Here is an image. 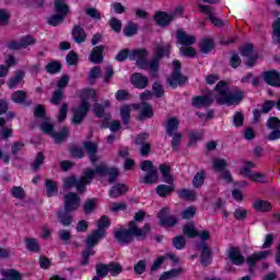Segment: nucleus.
<instances>
[{
    "instance_id": "obj_24",
    "label": "nucleus",
    "mask_w": 280,
    "mask_h": 280,
    "mask_svg": "<svg viewBox=\"0 0 280 280\" xmlns=\"http://www.w3.org/2000/svg\"><path fill=\"white\" fill-rule=\"evenodd\" d=\"M173 20L174 14H167L165 12L156 13L154 16V21L160 25V27H167Z\"/></svg>"
},
{
    "instance_id": "obj_7",
    "label": "nucleus",
    "mask_w": 280,
    "mask_h": 280,
    "mask_svg": "<svg viewBox=\"0 0 280 280\" xmlns=\"http://www.w3.org/2000/svg\"><path fill=\"white\" fill-rule=\"evenodd\" d=\"M170 55V44H159L155 47L154 56L151 60V62H147V68L150 71L151 75H156V71H159V62H161V59L163 56Z\"/></svg>"
},
{
    "instance_id": "obj_3",
    "label": "nucleus",
    "mask_w": 280,
    "mask_h": 280,
    "mask_svg": "<svg viewBox=\"0 0 280 280\" xmlns=\"http://www.w3.org/2000/svg\"><path fill=\"white\" fill-rule=\"evenodd\" d=\"M95 95H96V92L93 89L83 90V94H82L83 100L80 106L77 109H74V115L72 117V124H74V126H80V124L84 121V117H86V114L89 113V108H91V104H89L86 100H93Z\"/></svg>"
},
{
    "instance_id": "obj_20",
    "label": "nucleus",
    "mask_w": 280,
    "mask_h": 280,
    "mask_svg": "<svg viewBox=\"0 0 280 280\" xmlns=\"http://www.w3.org/2000/svg\"><path fill=\"white\" fill-rule=\"evenodd\" d=\"M242 56L247 58L246 65L247 67H255V62H257V56L253 52V46L247 44L241 49Z\"/></svg>"
},
{
    "instance_id": "obj_5",
    "label": "nucleus",
    "mask_w": 280,
    "mask_h": 280,
    "mask_svg": "<svg viewBox=\"0 0 280 280\" xmlns=\"http://www.w3.org/2000/svg\"><path fill=\"white\" fill-rule=\"evenodd\" d=\"M55 12L56 14L48 18L47 23L52 27H58L61 23H65V19L70 12L69 4H67V0H55Z\"/></svg>"
},
{
    "instance_id": "obj_43",
    "label": "nucleus",
    "mask_w": 280,
    "mask_h": 280,
    "mask_svg": "<svg viewBox=\"0 0 280 280\" xmlns=\"http://www.w3.org/2000/svg\"><path fill=\"white\" fill-rule=\"evenodd\" d=\"M254 209H256V211H270V209H272V206H270V202L266 201V200H257L256 202H254L253 205Z\"/></svg>"
},
{
    "instance_id": "obj_37",
    "label": "nucleus",
    "mask_w": 280,
    "mask_h": 280,
    "mask_svg": "<svg viewBox=\"0 0 280 280\" xmlns=\"http://www.w3.org/2000/svg\"><path fill=\"white\" fill-rule=\"evenodd\" d=\"M180 275H183L182 268L171 269L170 271H165L164 273H162L160 280L176 279V277H180Z\"/></svg>"
},
{
    "instance_id": "obj_29",
    "label": "nucleus",
    "mask_w": 280,
    "mask_h": 280,
    "mask_svg": "<svg viewBox=\"0 0 280 280\" xmlns=\"http://www.w3.org/2000/svg\"><path fill=\"white\" fill-rule=\"evenodd\" d=\"M160 172L164 183H167V185H174V178L171 175L172 167L168 164H161Z\"/></svg>"
},
{
    "instance_id": "obj_28",
    "label": "nucleus",
    "mask_w": 280,
    "mask_h": 280,
    "mask_svg": "<svg viewBox=\"0 0 280 280\" xmlns=\"http://www.w3.org/2000/svg\"><path fill=\"white\" fill-rule=\"evenodd\" d=\"M131 84H133L136 89H145V86H148V77L141 73H135L131 77Z\"/></svg>"
},
{
    "instance_id": "obj_33",
    "label": "nucleus",
    "mask_w": 280,
    "mask_h": 280,
    "mask_svg": "<svg viewBox=\"0 0 280 280\" xmlns=\"http://www.w3.org/2000/svg\"><path fill=\"white\" fill-rule=\"evenodd\" d=\"M178 118H170L166 122V133L168 137H174L178 135Z\"/></svg>"
},
{
    "instance_id": "obj_57",
    "label": "nucleus",
    "mask_w": 280,
    "mask_h": 280,
    "mask_svg": "<svg viewBox=\"0 0 280 280\" xmlns=\"http://www.w3.org/2000/svg\"><path fill=\"white\" fill-rule=\"evenodd\" d=\"M187 244V242L185 241L184 236H176L173 240V246L174 248H176L177 250H183V248H185V245Z\"/></svg>"
},
{
    "instance_id": "obj_51",
    "label": "nucleus",
    "mask_w": 280,
    "mask_h": 280,
    "mask_svg": "<svg viewBox=\"0 0 280 280\" xmlns=\"http://www.w3.org/2000/svg\"><path fill=\"white\" fill-rule=\"evenodd\" d=\"M179 54L182 56H186V58H194V56H196V49H194L191 46H182Z\"/></svg>"
},
{
    "instance_id": "obj_9",
    "label": "nucleus",
    "mask_w": 280,
    "mask_h": 280,
    "mask_svg": "<svg viewBox=\"0 0 280 280\" xmlns=\"http://www.w3.org/2000/svg\"><path fill=\"white\" fill-rule=\"evenodd\" d=\"M40 128L45 135H49L55 139V143H62V141H67V138L69 137V129L67 127H63L60 132H56L54 131V125L44 121Z\"/></svg>"
},
{
    "instance_id": "obj_16",
    "label": "nucleus",
    "mask_w": 280,
    "mask_h": 280,
    "mask_svg": "<svg viewBox=\"0 0 280 280\" xmlns=\"http://www.w3.org/2000/svg\"><path fill=\"white\" fill-rule=\"evenodd\" d=\"M228 258L234 266H242L246 261V258L242 255V250L237 247H231L228 250Z\"/></svg>"
},
{
    "instance_id": "obj_27",
    "label": "nucleus",
    "mask_w": 280,
    "mask_h": 280,
    "mask_svg": "<svg viewBox=\"0 0 280 280\" xmlns=\"http://www.w3.org/2000/svg\"><path fill=\"white\" fill-rule=\"evenodd\" d=\"M104 60V46H96L90 55V61L94 65H100Z\"/></svg>"
},
{
    "instance_id": "obj_12",
    "label": "nucleus",
    "mask_w": 280,
    "mask_h": 280,
    "mask_svg": "<svg viewBox=\"0 0 280 280\" xmlns=\"http://www.w3.org/2000/svg\"><path fill=\"white\" fill-rule=\"evenodd\" d=\"M158 218L160 220L161 226H164L165 229L170 226H175V224H177L178 222V219H176V217L170 214V209L167 208L162 209L159 212Z\"/></svg>"
},
{
    "instance_id": "obj_60",
    "label": "nucleus",
    "mask_w": 280,
    "mask_h": 280,
    "mask_svg": "<svg viewBox=\"0 0 280 280\" xmlns=\"http://www.w3.org/2000/svg\"><path fill=\"white\" fill-rule=\"evenodd\" d=\"M96 275L97 277H101L104 279L108 275V265L105 264H98L96 265Z\"/></svg>"
},
{
    "instance_id": "obj_53",
    "label": "nucleus",
    "mask_w": 280,
    "mask_h": 280,
    "mask_svg": "<svg viewBox=\"0 0 280 280\" xmlns=\"http://www.w3.org/2000/svg\"><path fill=\"white\" fill-rule=\"evenodd\" d=\"M167 259V257L165 256H160L158 257L152 266H151V272H156V270H161V266H163V264H165V260Z\"/></svg>"
},
{
    "instance_id": "obj_15",
    "label": "nucleus",
    "mask_w": 280,
    "mask_h": 280,
    "mask_svg": "<svg viewBox=\"0 0 280 280\" xmlns=\"http://www.w3.org/2000/svg\"><path fill=\"white\" fill-rule=\"evenodd\" d=\"M82 200L75 192H69L65 197V209L66 211H75L80 207Z\"/></svg>"
},
{
    "instance_id": "obj_10",
    "label": "nucleus",
    "mask_w": 280,
    "mask_h": 280,
    "mask_svg": "<svg viewBox=\"0 0 280 280\" xmlns=\"http://www.w3.org/2000/svg\"><path fill=\"white\" fill-rule=\"evenodd\" d=\"M173 67V74L167 79V82L173 89H176V86H183L187 83V77L180 74V61L174 60Z\"/></svg>"
},
{
    "instance_id": "obj_63",
    "label": "nucleus",
    "mask_w": 280,
    "mask_h": 280,
    "mask_svg": "<svg viewBox=\"0 0 280 280\" xmlns=\"http://www.w3.org/2000/svg\"><path fill=\"white\" fill-rule=\"evenodd\" d=\"M272 30H273V36L278 43H280V18H278L273 24H272Z\"/></svg>"
},
{
    "instance_id": "obj_1",
    "label": "nucleus",
    "mask_w": 280,
    "mask_h": 280,
    "mask_svg": "<svg viewBox=\"0 0 280 280\" xmlns=\"http://www.w3.org/2000/svg\"><path fill=\"white\" fill-rule=\"evenodd\" d=\"M214 91L217 92L215 101L226 106H237L244 100V91L240 89L229 90V84L224 81L219 82Z\"/></svg>"
},
{
    "instance_id": "obj_41",
    "label": "nucleus",
    "mask_w": 280,
    "mask_h": 280,
    "mask_svg": "<svg viewBox=\"0 0 280 280\" xmlns=\"http://www.w3.org/2000/svg\"><path fill=\"white\" fill-rule=\"evenodd\" d=\"M173 190H174V186H172V184H170V186L159 185L155 188L156 194L160 195L161 198H165L166 196H170V194H172Z\"/></svg>"
},
{
    "instance_id": "obj_59",
    "label": "nucleus",
    "mask_w": 280,
    "mask_h": 280,
    "mask_svg": "<svg viewBox=\"0 0 280 280\" xmlns=\"http://www.w3.org/2000/svg\"><path fill=\"white\" fill-rule=\"evenodd\" d=\"M257 167L256 163H253L250 161L245 162L243 168L241 170V174H243V176H248L249 174H252L253 172H250V170Z\"/></svg>"
},
{
    "instance_id": "obj_56",
    "label": "nucleus",
    "mask_w": 280,
    "mask_h": 280,
    "mask_svg": "<svg viewBox=\"0 0 280 280\" xmlns=\"http://www.w3.org/2000/svg\"><path fill=\"white\" fill-rule=\"evenodd\" d=\"M45 161V155L42 152L37 153V158L35 159L34 163L32 164L33 172H38L40 165H43Z\"/></svg>"
},
{
    "instance_id": "obj_13",
    "label": "nucleus",
    "mask_w": 280,
    "mask_h": 280,
    "mask_svg": "<svg viewBox=\"0 0 280 280\" xmlns=\"http://www.w3.org/2000/svg\"><path fill=\"white\" fill-rule=\"evenodd\" d=\"M93 172L94 176L96 174H98V176H106V174L109 175V183H115V180H117V176H119V171L117 168H108L104 163L96 166V168L93 170Z\"/></svg>"
},
{
    "instance_id": "obj_49",
    "label": "nucleus",
    "mask_w": 280,
    "mask_h": 280,
    "mask_svg": "<svg viewBox=\"0 0 280 280\" xmlns=\"http://www.w3.org/2000/svg\"><path fill=\"white\" fill-rule=\"evenodd\" d=\"M25 244L26 248L32 253H38V250H40V246H38L36 238H26Z\"/></svg>"
},
{
    "instance_id": "obj_38",
    "label": "nucleus",
    "mask_w": 280,
    "mask_h": 280,
    "mask_svg": "<svg viewBox=\"0 0 280 280\" xmlns=\"http://www.w3.org/2000/svg\"><path fill=\"white\" fill-rule=\"evenodd\" d=\"M205 178H207L205 171L198 172L192 178V187H196L197 189L202 187V185H205Z\"/></svg>"
},
{
    "instance_id": "obj_34",
    "label": "nucleus",
    "mask_w": 280,
    "mask_h": 280,
    "mask_svg": "<svg viewBox=\"0 0 280 280\" xmlns=\"http://www.w3.org/2000/svg\"><path fill=\"white\" fill-rule=\"evenodd\" d=\"M128 191V187L124 184H117L109 190L110 198H119V196H124Z\"/></svg>"
},
{
    "instance_id": "obj_11",
    "label": "nucleus",
    "mask_w": 280,
    "mask_h": 280,
    "mask_svg": "<svg viewBox=\"0 0 280 280\" xmlns=\"http://www.w3.org/2000/svg\"><path fill=\"white\" fill-rule=\"evenodd\" d=\"M148 50L145 49H136L129 54V60L137 62L140 69H148Z\"/></svg>"
},
{
    "instance_id": "obj_8",
    "label": "nucleus",
    "mask_w": 280,
    "mask_h": 280,
    "mask_svg": "<svg viewBox=\"0 0 280 280\" xmlns=\"http://www.w3.org/2000/svg\"><path fill=\"white\" fill-rule=\"evenodd\" d=\"M142 172H147L143 178L140 179V183L144 185H154L159 180V172L156 166L150 160H145L140 164Z\"/></svg>"
},
{
    "instance_id": "obj_23",
    "label": "nucleus",
    "mask_w": 280,
    "mask_h": 280,
    "mask_svg": "<svg viewBox=\"0 0 280 280\" xmlns=\"http://www.w3.org/2000/svg\"><path fill=\"white\" fill-rule=\"evenodd\" d=\"M270 255V250H262L255 253L247 257V264L250 269L255 268V265L257 261H261L262 259H267V257Z\"/></svg>"
},
{
    "instance_id": "obj_47",
    "label": "nucleus",
    "mask_w": 280,
    "mask_h": 280,
    "mask_svg": "<svg viewBox=\"0 0 280 280\" xmlns=\"http://www.w3.org/2000/svg\"><path fill=\"white\" fill-rule=\"evenodd\" d=\"M11 195L18 200H23L25 199V189H23L21 186H13L11 189Z\"/></svg>"
},
{
    "instance_id": "obj_18",
    "label": "nucleus",
    "mask_w": 280,
    "mask_h": 280,
    "mask_svg": "<svg viewBox=\"0 0 280 280\" xmlns=\"http://www.w3.org/2000/svg\"><path fill=\"white\" fill-rule=\"evenodd\" d=\"M139 104L122 105L120 107V117L125 126H128L130 121V113H132V110H139Z\"/></svg>"
},
{
    "instance_id": "obj_32",
    "label": "nucleus",
    "mask_w": 280,
    "mask_h": 280,
    "mask_svg": "<svg viewBox=\"0 0 280 280\" xmlns=\"http://www.w3.org/2000/svg\"><path fill=\"white\" fill-rule=\"evenodd\" d=\"M199 250H201V265L209 266L211 264V249L205 244L199 245Z\"/></svg>"
},
{
    "instance_id": "obj_42",
    "label": "nucleus",
    "mask_w": 280,
    "mask_h": 280,
    "mask_svg": "<svg viewBox=\"0 0 280 280\" xmlns=\"http://www.w3.org/2000/svg\"><path fill=\"white\" fill-rule=\"evenodd\" d=\"M105 108H110V101L103 102V105H101L100 103H96L93 108L96 117H104Z\"/></svg>"
},
{
    "instance_id": "obj_40",
    "label": "nucleus",
    "mask_w": 280,
    "mask_h": 280,
    "mask_svg": "<svg viewBox=\"0 0 280 280\" xmlns=\"http://www.w3.org/2000/svg\"><path fill=\"white\" fill-rule=\"evenodd\" d=\"M178 198L182 200H196V191L190 189H182L177 191Z\"/></svg>"
},
{
    "instance_id": "obj_30",
    "label": "nucleus",
    "mask_w": 280,
    "mask_h": 280,
    "mask_svg": "<svg viewBox=\"0 0 280 280\" xmlns=\"http://www.w3.org/2000/svg\"><path fill=\"white\" fill-rule=\"evenodd\" d=\"M0 275L7 280H23V275L15 269H1Z\"/></svg>"
},
{
    "instance_id": "obj_44",
    "label": "nucleus",
    "mask_w": 280,
    "mask_h": 280,
    "mask_svg": "<svg viewBox=\"0 0 280 280\" xmlns=\"http://www.w3.org/2000/svg\"><path fill=\"white\" fill-rule=\"evenodd\" d=\"M26 98H27V93H25V91H15L11 95V100L12 102H14V104H23V102H25Z\"/></svg>"
},
{
    "instance_id": "obj_46",
    "label": "nucleus",
    "mask_w": 280,
    "mask_h": 280,
    "mask_svg": "<svg viewBox=\"0 0 280 280\" xmlns=\"http://www.w3.org/2000/svg\"><path fill=\"white\" fill-rule=\"evenodd\" d=\"M200 49L202 54H209L213 49V39L205 38L201 40Z\"/></svg>"
},
{
    "instance_id": "obj_52",
    "label": "nucleus",
    "mask_w": 280,
    "mask_h": 280,
    "mask_svg": "<svg viewBox=\"0 0 280 280\" xmlns=\"http://www.w3.org/2000/svg\"><path fill=\"white\" fill-rule=\"evenodd\" d=\"M137 32H139V26L137 24H128L124 28V34L128 38H130L131 36H135V34H137Z\"/></svg>"
},
{
    "instance_id": "obj_55",
    "label": "nucleus",
    "mask_w": 280,
    "mask_h": 280,
    "mask_svg": "<svg viewBox=\"0 0 280 280\" xmlns=\"http://www.w3.org/2000/svg\"><path fill=\"white\" fill-rule=\"evenodd\" d=\"M62 97H65V91L57 90V91L54 92L52 98L50 100V102L55 106H58V104H60V102L62 101Z\"/></svg>"
},
{
    "instance_id": "obj_17",
    "label": "nucleus",
    "mask_w": 280,
    "mask_h": 280,
    "mask_svg": "<svg viewBox=\"0 0 280 280\" xmlns=\"http://www.w3.org/2000/svg\"><path fill=\"white\" fill-rule=\"evenodd\" d=\"M177 43L183 47H189L196 44V36L188 34L185 31H177L176 34Z\"/></svg>"
},
{
    "instance_id": "obj_64",
    "label": "nucleus",
    "mask_w": 280,
    "mask_h": 280,
    "mask_svg": "<svg viewBox=\"0 0 280 280\" xmlns=\"http://www.w3.org/2000/svg\"><path fill=\"white\" fill-rule=\"evenodd\" d=\"M109 27L115 31L116 33L121 32V22L116 18L109 20Z\"/></svg>"
},
{
    "instance_id": "obj_19",
    "label": "nucleus",
    "mask_w": 280,
    "mask_h": 280,
    "mask_svg": "<svg viewBox=\"0 0 280 280\" xmlns=\"http://www.w3.org/2000/svg\"><path fill=\"white\" fill-rule=\"evenodd\" d=\"M148 133H140L138 135L137 139H136V143L137 145H141L140 147V154L141 156H148V154H150V143L145 142L148 140Z\"/></svg>"
},
{
    "instance_id": "obj_45",
    "label": "nucleus",
    "mask_w": 280,
    "mask_h": 280,
    "mask_svg": "<svg viewBox=\"0 0 280 280\" xmlns=\"http://www.w3.org/2000/svg\"><path fill=\"white\" fill-rule=\"evenodd\" d=\"M108 268V272L112 277H117L118 275H121L122 272V267L119 264L116 262H110L109 265H107Z\"/></svg>"
},
{
    "instance_id": "obj_36",
    "label": "nucleus",
    "mask_w": 280,
    "mask_h": 280,
    "mask_svg": "<svg viewBox=\"0 0 280 280\" xmlns=\"http://www.w3.org/2000/svg\"><path fill=\"white\" fill-rule=\"evenodd\" d=\"M23 78H25V72L21 70L16 71L14 77L11 78L8 82L9 89H14V86H19V84L23 82Z\"/></svg>"
},
{
    "instance_id": "obj_26",
    "label": "nucleus",
    "mask_w": 280,
    "mask_h": 280,
    "mask_svg": "<svg viewBox=\"0 0 280 280\" xmlns=\"http://www.w3.org/2000/svg\"><path fill=\"white\" fill-rule=\"evenodd\" d=\"M213 95L209 94L206 96H197L192 98V105L196 106V108H202V106H211L213 104Z\"/></svg>"
},
{
    "instance_id": "obj_62",
    "label": "nucleus",
    "mask_w": 280,
    "mask_h": 280,
    "mask_svg": "<svg viewBox=\"0 0 280 280\" xmlns=\"http://www.w3.org/2000/svg\"><path fill=\"white\" fill-rule=\"evenodd\" d=\"M194 215H196V209L194 207H189L182 212L183 220H191Z\"/></svg>"
},
{
    "instance_id": "obj_50",
    "label": "nucleus",
    "mask_w": 280,
    "mask_h": 280,
    "mask_svg": "<svg viewBox=\"0 0 280 280\" xmlns=\"http://www.w3.org/2000/svg\"><path fill=\"white\" fill-rule=\"evenodd\" d=\"M213 170L215 172H225L226 170V160L222 159H214L213 160Z\"/></svg>"
},
{
    "instance_id": "obj_14",
    "label": "nucleus",
    "mask_w": 280,
    "mask_h": 280,
    "mask_svg": "<svg viewBox=\"0 0 280 280\" xmlns=\"http://www.w3.org/2000/svg\"><path fill=\"white\" fill-rule=\"evenodd\" d=\"M199 10L201 14H206L208 16L214 27H222L224 25V21L213 14V8H211V5L199 4Z\"/></svg>"
},
{
    "instance_id": "obj_58",
    "label": "nucleus",
    "mask_w": 280,
    "mask_h": 280,
    "mask_svg": "<svg viewBox=\"0 0 280 280\" xmlns=\"http://www.w3.org/2000/svg\"><path fill=\"white\" fill-rule=\"evenodd\" d=\"M267 128H269V130H279L280 129V120L277 117H270L267 120Z\"/></svg>"
},
{
    "instance_id": "obj_35",
    "label": "nucleus",
    "mask_w": 280,
    "mask_h": 280,
    "mask_svg": "<svg viewBox=\"0 0 280 280\" xmlns=\"http://www.w3.org/2000/svg\"><path fill=\"white\" fill-rule=\"evenodd\" d=\"M84 149L90 155L91 162L95 163V161H97V155H95L97 153V144L93 142H84Z\"/></svg>"
},
{
    "instance_id": "obj_25",
    "label": "nucleus",
    "mask_w": 280,
    "mask_h": 280,
    "mask_svg": "<svg viewBox=\"0 0 280 280\" xmlns=\"http://www.w3.org/2000/svg\"><path fill=\"white\" fill-rule=\"evenodd\" d=\"M72 38L74 43L81 45V43L86 42V32H84V28H82V26L74 25V27L72 28Z\"/></svg>"
},
{
    "instance_id": "obj_2",
    "label": "nucleus",
    "mask_w": 280,
    "mask_h": 280,
    "mask_svg": "<svg viewBox=\"0 0 280 280\" xmlns=\"http://www.w3.org/2000/svg\"><path fill=\"white\" fill-rule=\"evenodd\" d=\"M150 223H145L141 230L135 221H131L129 223V229H118L115 232V237L119 244L126 245L130 244L133 237H137V240H145L148 233H150Z\"/></svg>"
},
{
    "instance_id": "obj_54",
    "label": "nucleus",
    "mask_w": 280,
    "mask_h": 280,
    "mask_svg": "<svg viewBox=\"0 0 280 280\" xmlns=\"http://www.w3.org/2000/svg\"><path fill=\"white\" fill-rule=\"evenodd\" d=\"M60 69H62V67L58 61H51L46 66V71L48 73H59Z\"/></svg>"
},
{
    "instance_id": "obj_6",
    "label": "nucleus",
    "mask_w": 280,
    "mask_h": 280,
    "mask_svg": "<svg viewBox=\"0 0 280 280\" xmlns=\"http://www.w3.org/2000/svg\"><path fill=\"white\" fill-rule=\"evenodd\" d=\"M104 230H96L88 236L85 241L88 248L82 253L81 266H88L89 257H93V255H95V250H93V247L100 244V240L104 237Z\"/></svg>"
},
{
    "instance_id": "obj_21",
    "label": "nucleus",
    "mask_w": 280,
    "mask_h": 280,
    "mask_svg": "<svg viewBox=\"0 0 280 280\" xmlns=\"http://www.w3.org/2000/svg\"><path fill=\"white\" fill-rule=\"evenodd\" d=\"M36 40L32 36L22 37L19 42H11L9 44L10 49H26L30 45H34Z\"/></svg>"
},
{
    "instance_id": "obj_48",
    "label": "nucleus",
    "mask_w": 280,
    "mask_h": 280,
    "mask_svg": "<svg viewBox=\"0 0 280 280\" xmlns=\"http://www.w3.org/2000/svg\"><path fill=\"white\" fill-rule=\"evenodd\" d=\"M183 231L187 237H198V231H196V226L191 223L184 225Z\"/></svg>"
},
{
    "instance_id": "obj_4",
    "label": "nucleus",
    "mask_w": 280,
    "mask_h": 280,
    "mask_svg": "<svg viewBox=\"0 0 280 280\" xmlns=\"http://www.w3.org/2000/svg\"><path fill=\"white\" fill-rule=\"evenodd\" d=\"M95 178V171L88 168L83 172V175L80 179H75V177H68L63 182L65 189H71V187H75L77 191H84V187L86 185H91L93 179Z\"/></svg>"
},
{
    "instance_id": "obj_22",
    "label": "nucleus",
    "mask_w": 280,
    "mask_h": 280,
    "mask_svg": "<svg viewBox=\"0 0 280 280\" xmlns=\"http://www.w3.org/2000/svg\"><path fill=\"white\" fill-rule=\"evenodd\" d=\"M262 78L270 86H280V74L276 70L264 72Z\"/></svg>"
},
{
    "instance_id": "obj_39",
    "label": "nucleus",
    "mask_w": 280,
    "mask_h": 280,
    "mask_svg": "<svg viewBox=\"0 0 280 280\" xmlns=\"http://www.w3.org/2000/svg\"><path fill=\"white\" fill-rule=\"evenodd\" d=\"M46 194L48 198H51V196H56L58 194V184L51 179L46 180Z\"/></svg>"
},
{
    "instance_id": "obj_31",
    "label": "nucleus",
    "mask_w": 280,
    "mask_h": 280,
    "mask_svg": "<svg viewBox=\"0 0 280 280\" xmlns=\"http://www.w3.org/2000/svg\"><path fill=\"white\" fill-rule=\"evenodd\" d=\"M154 113L152 112V106L148 103L141 104V112L138 117L139 121H143V119H152Z\"/></svg>"
},
{
    "instance_id": "obj_61",
    "label": "nucleus",
    "mask_w": 280,
    "mask_h": 280,
    "mask_svg": "<svg viewBox=\"0 0 280 280\" xmlns=\"http://www.w3.org/2000/svg\"><path fill=\"white\" fill-rule=\"evenodd\" d=\"M10 23V12L5 9L0 10V25L5 26Z\"/></svg>"
}]
</instances>
